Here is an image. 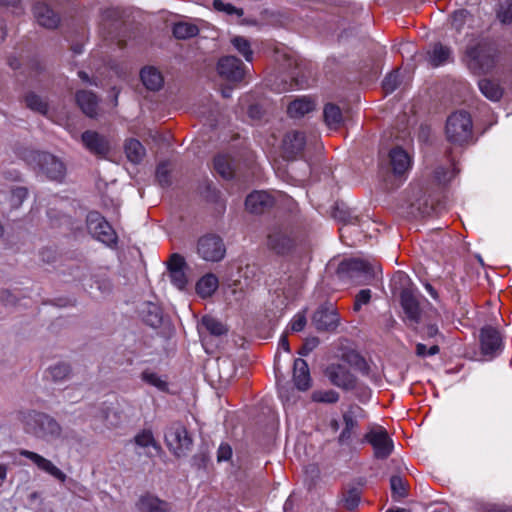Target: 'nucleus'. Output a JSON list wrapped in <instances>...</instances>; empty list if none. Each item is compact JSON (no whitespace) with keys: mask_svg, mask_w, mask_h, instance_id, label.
<instances>
[{"mask_svg":"<svg viewBox=\"0 0 512 512\" xmlns=\"http://www.w3.org/2000/svg\"><path fill=\"white\" fill-rule=\"evenodd\" d=\"M125 154L132 163H140L145 154V148L137 139H129L125 143Z\"/></svg>","mask_w":512,"mask_h":512,"instance_id":"32","label":"nucleus"},{"mask_svg":"<svg viewBox=\"0 0 512 512\" xmlns=\"http://www.w3.org/2000/svg\"><path fill=\"white\" fill-rule=\"evenodd\" d=\"M343 501H344V506L348 510H353L358 506V504L360 502L359 493L356 490H351V491L347 492V494L344 496Z\"/></svg>","mask_w":512,"mask_h":512,"instance_id":"53","label":"nucleus"},{"mask_svg":"<svg viewBox=\"0 0 512 512\" xmlns=\"http://www.w3.org/2000/svg\"><path fill=\"white\" fill-rule=\"evenodd\" d=\"M481 352L490 357L498 355L503 347L502 336L500 332L491 326H486L480 332Z\"/></svg>","mask_w":512,"mask_h":512,"instance_id":"15","label":"nucleus"},{"mask_svg":"<svg viewBox=\"0 0 512 512\" xmlns=\"http://www.w3.org/2000/svg\"><path fill=\"white\" fill-rule=\"evenodd\" d=\"M144 321L151 327H159L162 322V310L155 304L149 303L143 311Z\"/></svg>","mask_w":512,"mask_h":512,"instance_id":"35","label":"nucleus"},{"mask_svg":"<svg viewBox=\"0 0 512 512\" xmlns=\"http://www.w3.org/2000/svg\"><path fill=\"white\" fill-rule=\"evenodd\" d=\"M18 454L29 459L39 470L49 474L59 482L64 483L66 481V474L44 456L27 449H19Z\"/></svg>","mask_w":512,"mask_h":512,"instance_id":"14","label":"nucleus"},{"mask_svg":"<svg viewBox=\"0 0 512 512\" xmlns=\"http://www.w3.org/2000/svg\"><path fill=\"white\" fill-rule=\"evenodd\" d=\"M401 306L411 324H418L421 313L418 295L410 289H403L401 292Z\"/></svg>","mask_w":512,"mask_h":512,"instance_id":"19","label":"nucleus"},{"mask_svg":"<svg viewBox=\"0 0 512 512\" xmlns=\"http://www.w3.org/2000/svg\"><path fill=\"white\" fill-rule=\"evenodd\" d=\"M307 141L303 132H288L283 140V151L287 158L292 159L301 155Z\"/></svg>","mask_w":512,"mask_h":512,"instance_id":"18","label":"nucleus"},{"mask_svg":"<svg viewBox=\"0 0 512 512\" xmlns=\"http://www.w3.org/2000/svg\"><path fill=\"white\" fill-rule=\"evenodd\" d=\"M294 382L299 390H307L310 387V373L309 368L303 359H296L294 361Z\"/></svg>","mask_w":512,"mask_h":512,"instance_id":"26","label":"nucleus"},{"mask_svg":"<svg viewBox=\"0 0 512 512\" xmlns=\"http://www.w3.org/2000/svg\"><path fill=\"white\" fill-rule=\"evenodd\" d=\"M318 345V339L312 338L310 340H307L299 353L303 356L308 355L316 346Z\"/></svg>","mask_w":512,"mask_h":512,"instance_id":"59","label":"nucleus"},{"mask_svg":"<svg viewBox=\"0 0 512 512\" xmlns=\"http://www.w3.org/2000/svg\"><path fill=\"white\" fill-rule=\"evenodd\" d=\"M400 84V76L398 71L389 73L383 81V89L385 93H392Z\"/></svg>","mask_w":512,"mask_h":512,"instance_id":"48","label":"nucleus"},{"mask_svg":"<svg viewBox=\"0 0 512 512\" xmlns=\"http://www.w3.org/2000/svg\"><path fill=\"white\" fill-rule=\"evenodd\" d=\"M428 55L430 63L438 67L449 61L451 58V50L449 47L438 43L433 46L432 50L428 52Z\"/></svg>","mask_w":512,"mask_h":512,"instance_id":"33","label":"nucleus"},{"mask_svg":"<svg viewBox=\"0 0 512 512\" xmlns=\"http://www.w3.org/2000/svg\"><path fill=\"white\" fill-rule=\"evenodd\" d=\"M390 485L395 499L399 500L407 496V484L400 476H392Z\"/></svg>","mask_w":512,"mask_h":512,"instance_id":"43","label":"nucleus"},{"mask_svg":"<svg viewBox=\"0 0 512 512\" xmlns=\"http://www.w3.org/2000/svg\"><path fill=\"white\" fill-rule=\"evenodd\" d=\"M9 466L4 463H0V487H2L6 481Z\"/></svg>","mask_w":512,"mask_h":512,"instance_id":"61","label":"nucleus"},{"mask_svg":"<svg viewBox=\"0 0 512 512\" xmlns=\"http://www.w3.org/2000/svg\"><path fill=\"white\" fill-rule=\"evenodd\" d=\"M218 286V278L214 274L208 273L197 281L195 290L201 298H208L214 294Z\"/></svg>","mask_w":512,"mask_h":512,"instance_id":"27","label":"nucleus"},{"mask_svg":"<svg viewBox=\"0 0 512 512\" xmlns=\"http://www.w3.org/2000/svg\"><path fill=\"white\" fill-rule=\"evenodd\" d=\"M343 421H344L345 427L348 429H351V430H354L358 425V422L355 417V413L353 411H348V412L344 413Z\"/></svg>","mask_w":512,"mask_h":512,"instance_id":"57","label":"nucleus"},{"mask_svg":"<svg viewBox=\"0 0 512 512\" xmlns=\"http://www.w3.org/2000/svg\"><path fill=\"white\" fill-rule=\"evenodd\" d=\"M279 347L286 352L290 351V346H289L287 335L284 334L281 336V338L279 340Z\"/></svg>","mask_w":512,"mask_h":512,"instance_id":"63","label":"nucleus"},{"mask_svg":"<svg viewBox=\"0 0 512 512\" xmlns=\"http://www.w3.org/2000/svg\"><path fill=\"white\" fill-rule=\"evenodd\" d=\"M472 129L473 124L469 113L457 111L447 119L445 129L447 140L458 146L468 144L472 140Z\"/></svg>","mask_w":512,"mask_h":512,"instance_id":"4","label":"nucleus"},{"mask_svg":"<svg viewBox=\"0 0 512 512\" xmlns=\"http://www.w3.org/2000/svg\"><path fill=\"white\" fill-rule=\"evenodd\" d=\"M371 298V291L369 289L361 290L355 298L354 310H360L361 306L367 304Z\"/></svg>","mask_w":512,"mask_h":512,"instance_id":"54","label":"nucleus"},{"mask_svg":"<svg viewBox=\"0 0 512 512\" xmlns=\"http://www.w3.org/2000/svg\"><path fill=\"white\" fill-rule=\"evenodd\" d=\"M312 399L316 402L335 403L338 401L339 395L333 390L314 391L312 394Z\"/></svg>","mask_w":512,"mask_h":512,"instance_id":"46","label":"nucleus"},{"mask_svg":"<svg viewBox=\"0 0 512 512\" xmlns=\"http://www.w3.org/2000/svg\"><path fill=\"white\" fill-rule=\"evenodd\" d=\"M249 115L251 118H255V119H259L260 118V109L257 105H252L250 106L249 108V111H248Z\"/></svg>","mask_w":512,"mask_h":512,"instance_id":"64","label":"nucleus"},{"mask_svg":"<svg viewBox=\"0 0 512 512\" xmlns=\"http://www.w3.org/2000/svg\"><path fill=\"white\" fill-rule=\"evenodd\" d=\"M28 191L25 187H16L12 189L10 195V205L12 208H18L27 198Z\"/></svg>","mask_w":512,"mask_h":512,"instance_id":"47","label":"nucleus"},{"mask_svg":"<svg viewBox=\"0 0 512 512\" xmlns=\"http://www.w3.org/2000/svg\"><path fill=\"white\" fill-rule=\"evenodd\" d=\"M439 346L438 345H432L429 349H427L426 345L422 343H418L416 345V355L419 357H426L428 355H436L439 353Z\"/></svg>","mask_w":512,"mask_h":512,"instance_id":"55","label":"nucleus"},{"mask_svg":"<svg viewBox=\"0 0 512 512\" xmlns=\"http://www.w3.org/2000/svg\"><path fill=\"white\" fill-rule=\"evenodd\" d=\"M438 327L434 324H429L423 328L421 335L423 338H434L438 335Z\"/></svg>","mask_w":512,"mask_h":512,"instance_id":"58","label":"nucleus"},{"mask_svg":"<svg viewBox=\"0 0 512 512\" xmlns=\"http://www.w3.org/2000/svg\"><path fill=\"white\" fill-rule=\"evenodd\" d=\"M122 13L118 8H110L103 13V28L114 27L119 28L122 24Z\"/></svg>","mask_w":512,"mask_h":512,"instance_id":"37","label":"nucleus"},{"mask_svg":"<svg viewBox=\"0 0 512 512\" xmlns=\"http://www.w3.org/2000/svg\"><path fill=\"white\" fill-rule=\"evenodd\" d=\"M458 173L454 165L449 167H438L434 172L435 181L439 185L448 184Z\"/></svg>","mask_w":512,"mask_h":512,"instance_id":"39","label":"nucleus"},{"mask_svg":"<svg viewBox=\"0 0 512 512\" xmlns=\"http://www.w3.org/2000/svg\"><path fill=\"white\" fill-rule=\"evenodd\" d=\"M165 441L168 448L178 457L184 455L192 444L186 428L180 423H173L167 429Z\"/></svg>","mask_w":512,"mask_h":512,"instance_id":"9","label":"nucleus"},{"mask_svg":"<svg viewBox=\"0 0 512 512\" xmlns=\"http://www.w3.org/2000/svg\"><path fill=\"white\" fill-rule=\"evenodd\" d=\"M496 15L499 21L503 24L512 22V0L499 1L496 9Z\"/></svg>","mask_w":512,"mask_h":512,"instance_id":"42","label":"nucleus"},{"mask_svg":"<svg viewBox=\"0 0 512 512\" xmlns=\"http://www.w3.org/2000/svg\"><path fill=\"white\" fill-rule=\"evenodd\" d=\"M268 246L278 254L286 253L292 246V240L281 228H274L268 234Z\"/></svg>","mask_w":512,"mask_h":512,"instance_id":"23","label":"nucleus"},{"mask_svg":"<svg viewBox=\"0 0 512 512\" xmlns=\"http://www.w3.org/2000/svg\"><path fill=\"white\" fill-rule=\"evenodd\" d=\"M480 92L490 101L498 102L504 94V89L500 83L490 78H483L478 81Z\"/></svg>","mask_w":512,"mask_h":512,"instance_id":"24","label":"nucleus"},{"mask_svg":"<svg viewBox=\"0 0 512 512\" xmlns=\"http://www.w3.org/2000/svg\"><path fill=\"white\" fill-rule=\"evenodd\" d=\"M392 282L394 284L400 283L404 286L409 282V277L404 272L398 271L393 275Z\"/></svg>","mask_w":512,"mask_h":512,"instance_id":"60","label":"nucleus"},{"mask_svg":"<svg viewBox=\"0 0 512 512\" xmlns=\"http://www.w3.org/2000/svg\"><path fill=\"white\" fill-rule=\"evenodd\" d=\"M18 420L24 430L45 441H55L62 438L61 425L51 416L35 410L20 411Z\"/></svg>","mask_w":512,"mask_h":512,"instance_id":"3","label":"nucleus"},{"mask_svg":"<svg viewBox=\"0 0 512 512\" xmlns=\"http://www.w3.org/2000/svg\"><path fill=\"white\" fill-rule=\"evenodd\" d=\"M469 16V13L468 11L464 10V9H461V10H457L455 11L452 16H451V25L456 29V30H461V28L463 27V25L465 24L466 22V19L467 17Z\"/></svg>","mask_w":512,"mask_h":512,"instance_id":"50","label":"nucleus"},{"mask_svg":"<svg viewBox=\"0 0 512 512\" xmlns=\"http://www.w3.org/2000/svg\"><path fill=\"white\" fill-rule=\"evenodd\" d=\"M140 378L144 383L155 387L160 392L168 391V382L166 378L152 369L147 368L143 370L140 374Z\"/></svg>","mask_w":512,"mask_h":512,"instance_id":"30","label":"nucleus"},{"mask_svg":"<svg viewBox=\"0 0 512 512\" xmlns=\"http://www.w3.org/2000/svg\"><path fill=\"white\" fill-rule=\"evenodd\" d=\"M305 312H298L290 321V329L293 332H300L306 325Z\"/></svg>","mask_w":512,"mask_h":512,"instance_id":"52","label":"nucleus"},{"mask_svg":"<svg viewBox=\"0 0 512 512\" xmlns=\"http://www.w3.org/2000/svg\"><path fill=\"white\" fill-rule=\"evenodd\" d=\"M352 432H353V430L344 427V429L342 430V432L339 436V442L344 443L348 439H350Z\"/></svg>","mask_w":512,"mask_h":512,"instance_id":"62","label":"nucleus"},{"mask_svg":"<svg viewBox=\"0 0 512 512\" xmlns=\"http://www.w3.org/2000/svg\"><path fill=\"white\" fill-rule=\"evenodd\" d=\"M463 61L474 75L490 73L497 65V50L484 39H473L466 47Z\"/></svg>","mask_w":512,"mask_h":512,"instance_id":"1","label":"nucleus"},{"mask_svg":"<svg viewBox=\"0 0 512 512\" xmlns=\"http://www.w3.org/2000/svg\"><path fill=\"white\" fill-rule=\"evenodd\" d=\"M323 116L329 128H338L343 121L340 108L334 104H327L325 106Z\"/></svg>","mask_w":512,"mask_h":512,"instance_id":"34","label":"nucleus"},{"mask_svg":"<svg viewBox=\"0 0 512 512\" xmlns=\"http://www.w3.org/2000/svg\"><path fill=\"white\" fill-rule=\"evenodd\" d=\"M71 373L70 366L65 363H58L51 366L47 371V378H51L54 382H61L69 377Z\"/></svg>","mask_w":512,"mask_h":512,"instance_id":"36","label":"nucleus"},{"mask_svg":"<svg viewBox=\"0 0 512 512\" xmlns=\"http://www.w3.org/2000/svg\"><path fill=\"white\" fill-rule=\"evenodd\" d=\"M213 7L215 8V10L225 12V13H227L229 15H232V14H236L238 16H242L243 15V10L242 9H238V8H236L235 6H233V5L229 4V3H224L221 0H214L213 1Z\"/></svg>","mask_w":512,"mask_h":512,"instance_id":"49","label":"nucleus"},{"mask_svg":"<svg viewBox=\"0 0 512 512\" xmlns=\"http://www.w3.org/2000/svg\"><path fill=\"white\" fill-rule=\"evenodd\" d=\"M33 13L39 25L45 28H56L59 24V16L45 3H36Z\"/></svg>","mask_w":512,"mask_h":512,"instance_id":"22","label":"nucleus"},{"mask_svg":"<svg viewBox=\"0 0 512 512\" xmlns=\"http://www.w3.org/2000/svg\"><path fill=\"white\" fill-rule=\"evenodd\" d=\"M27 107L31 110L45 114L47 112V104L38 95L30 93L25 97Z\"/></svg>","mask_w":512,"mask_h":512,"instance_id":"44","label":"nucleus"},{"mask_svg":"<svg viewBox=\"0 0 512 512\" xmlns=\"http://www.w3.org/2000/svg\"><path fill=\"white\" fill-rule=\"evenodd\" d=\"M411 157L400 147L393 148L379 163V173L387 189H394L406 180Z\"/></svg>","mask_w":512,"mask_h":512,"instance_id":"2","label":"nucleus"},{"mask_svg":"<svg viewBox=\"0 0 512 512\" xmlns=\"http://www.w3.org/2000/svg\"><path fill=\"white\" fill-rule=\"evenodd\" d=\"M140 77L144 86L152 91H157L163 86V76L154 67H145L141 70Z\"/></svg>","mask_w":512,"mask_h":512,"instance_id":"28","label":"nucleus"},{"mask_svg":"<svg viewBox=\"0 0 512 512\" xmlns=\"http://www.w3.org/2000/svg\"><path fill=\"white\" fill-rule=\"evenodd\" d=\"M365 440L372 445L377 458H387L392 453V439L381 426L372 427L365 435Z\"/></svg>","mask_w":512,"mask_h":512,"instance_id":"11","label":"nucleus"},{"mask_svg":"<svg viewBox=\"0 0 512 512\" xmlns=\"http://www.w3.org/2000/svg\"><path fill=\"white\" fill-rule=\"evenodd\" d=\"M274 204V198L265 191H255L246 198V209L251 213H263Z\"/></svg>","mask_w":512,"mask_h":512,"instance_id":"20","label":"nucleus"},{"mask_svg":"<svg viewBox=\"0 0 512 512\" xmlns=\"http://www.w3.org/2000/svg\"><path fill=\"white\" fill-rule=\"evenodd\" d=\"M185 265L184 258L179 254H173L168 262L170 281L179 290H184L188 283V278L184 271Z\"/></svg>","mask_w":512,"mask_h":512,"instance_id":"17","label":"nucleus"},{"mask_svg":"<svg viewBox=\"0 0 512 512\" xmlns=\"http://www.w3.org/2000/svg\"><path fill=\"white\" fill-rule=\"evenodd\" d=\"M24 160L34 169L38 168L52 180H62L65 176L64 163L47 152L26 151Z\"/></svg>","mask_w":512,"mask_h":512,"instance_id":"5","label":"nucleus"},{"mask_svg":"<svg viewBox=\"0 0 512 512\" xmlns=\"http://www.w3.org/2000/svg\"><path fill=\"white\" fill-rule=\"evenodd\" d=\"M339 322V314L332 304L319 307L312 317V323L318 331H334Z\"/></svg>","mask_w":512,"mask_h":512,"instance_id":"13","label":"nucleus"},{"mask_svg":"<svg viewBox=\"0 0 512 512\" xmlns=\"http://www.w3.org/2000/svg\"><path fill=\"white\" fill-rule=\"evenodd\" d=\"M87 228L90 234L98 241L111 246L116 244L117 235L112 226L96 211L87 215Z\"/></svg>","mask_w":512,"mask_h":512,"instance_id":"7","label":"nucleus"},{"mask_svg":"<svg viewBox=\"0 0 512 512\" xmlns=\"http://www.w3.org/2000/svg\"><path fill=\"white\" fill-rule=\"evenodd\" d=\"M217 72L223 80L235 85L244 79L245 67L238 58L224 56L218 61Z\"/></svg>","mask_w":512,"mask_h":512,"instance_id":"10","label":"nucleus"},{"mask_svg":"<svg viewBox=\"0 0 512 512\" xmlns=\"http://www.w3.org/2000/svg\"><path fill=\"white\" fill-rule=\"evenodd\" d=\"M231 456H232L231 447L227 444H221L218 449V452H217L218 461H227L231 458Z\"/></svg>","mask_w":512,"mask_h":512,"instance_id":"56","label":"nucleus"},{"mask_svg":"<svg viewBox=\"0 0 512 512\" xmlns=\"http://www.w3.org/2000/svg\"><path fill=\"white\" fill-rule=\"evenodd\" d=\"M234 48L245 58L246 61L250 62L253 59V51L251 50L249 41L241 36H236L231 40Z\"/></svg>","mask_w":512,"mask_h":512,"instance_id":"40","label":"nucleus"},{"mask_svg":"<svg viewBox=\"0 0 512 512\" xmlns=\"http://www.w3.org/2000/svg\"><path fill=\"white\" fill-rule=\"evenodd\" d=\"M377 266L362 259L344 260L339 264L338 272L345 274L357 284H366L375 277Z\"/></svg>","mask_w":512,"mask_h":512,"instance_id":"6","label":"nucleus"},{"mask_svg":"<svg viewBox=\"0 0 512 512\" xmlns=\"http://www.w3.org/2000/svg\"><path fill=\"white\" fill-rule=\"evenodd\" d=\"M197 33V26L190 23L179 22L176 23L173 27V34L178 39H187L195 36Z\"/></svg>","mask_w":512,"mask_h":512,"instance_id":"38","label":"nucleus"},{"mask_svg":"<svg viewBox=\"0 0 512 512\" xmlns=\"http://www.w3.org/2000/svg\"><path fill=\"white\" fill-rule=\"evenodd\" d=\"M135 443L143 448L154 447L157 448V443L154 439L153 433L150 430H143L135 436Z\"/></svg>","mask_w":512,"mask_h":512,"instance_id":"45","label":"nucleus"},{"mask_svg":"<svg viewBox=\"0 0 512 512\" xmlns=\"http://www.w3.org/2000/svg\"><path fill=\"white\" fill-rule=\"evenodd\" d=\"M76 101L81 110L89 117L97 115L98 100L94 93L89 91H79L76 94Z\"/></svg>","mask_w":512,"mask_h":512,"instance_id":"25","label":"nucleus"},{"mask_svg":"<svg viewBox=\"0 0 512 512\" xmlns=\"http://www.w3.org/2000/svg\"><path fill=\"white\" fill-rule=\"evenodd\" d=\"M84 147L98 158H106L112 147L110 140L96 131H85L81 135Z\"/></svg>","mask_w":512,"mask_h":512,"instance_id":"12","label":"nucleus"},{"mask_svg":"<svg viewBox=\"0 0 512 512\" xmlns=\"http://www.w3.org/2000/svg\"><path fill=\"white\" fill-rule=\"evenodd\" d=\"M326 376L331 383L345 390H351L356 385V379L347 367L339 364H332L326 369Z\"/></svg>","mask_w":512,"mask_h":512,"instance_id":"16","label":"nucleus"},{"mask_svg":"<svg viewBox=\"0 0 512 512\" xmlns=\"http://www.w3.org/2000/svg\"><path fill=\"white\" fill-rule=\"evenodd\" d=\"M136 506L139 512H172L169 502L152 494L142 495Z\"/></svg>","mask_w":512,"mask_h":512,"instance_id":"21","label":"nucleus"},{"mask_svg":"<svg viewBox=\"0 0 512 512\" xmlns=\"http://www.w3.org/2000/svg\"><path fill=\"white\" fill-rule=\"evenodd\" d=\"M156 178L161 186L169 185V169L166 163H161L160 165H158L156 170Z\"/></svg>","mask_w":512,"mask_h":512,"instance_id":"51","label":"nucleus"},{"mask_svg":"<svg viewBox=\"0 0 512 512\" xmlns=\"http://www.w3.org/2000/svg\"><path fill=\"white\" fill-rule=\"evenodd\" d=\"M315 108V103L309 97H302L292 101L287 109V112L292 118H300L305 114L311 112Z\"/></svg>","mask_w":512,"mask_h":512,"instance_id":"29","label":"nucleus"},{"mask_svg":"<svg viewBox=\"0 0 512 512\" xmlns=\"http://www.w3.org/2000/svg\"><path fill=\"white\" fill-rule=\"evenodd\" d=\"M215 171L225 179L234 176V162L229 155H218L214 159Z\"/></svg>","mask_w":512,"mask_h":512,"instance_id":"31","label":"nucleus"},{"mask_svg":"<svg viewBox=\"0 0 512 512\" xmlns=\"http://www.w3.org/2000/svg\"><path fill=\"white\" fill-rule=\"evenodd\" d=\"M201 323L212 335L220 336L227 332L223 323L212 316H204Z\"/></svg>","mask_w":512,"mask_h":512,"instance_id":"41","label":"nucleus"},{"mask_svg":"<svg viewBox=\"0 0 512 512\" xmlns=\"http://www.w3.org/2000/svg\"><path fill=\"white\" fill-rule=\"evenodd\" d=\"M197 252L205 261L218 262L224 258L226 248L219 236L208 234L198 240Z\"/></svg>","mask_w":512,"mask_h":512,"instance_id":"8","label":"nucleus"}]
</instances>
